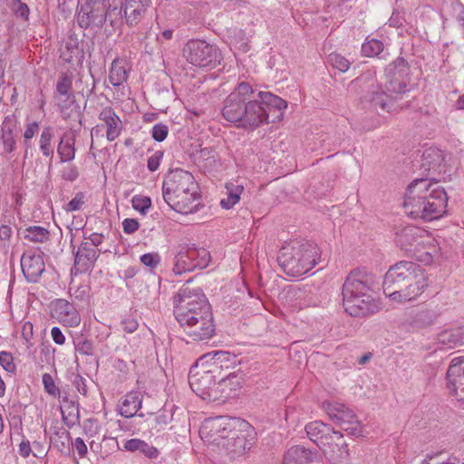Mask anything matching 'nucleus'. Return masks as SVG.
<instances>
[{
    "mask_svg": "<svg viewBox=\"0 0 464 464\" xmlns=\"http://www.w3.org/2000/svg\"><path fill=\"white\" fill-rule=\"evenodd\" d=\"M214 362L211 364L221 365L220 363L223 362H229L230 360H235L236 356L231 355L228 352L219 351L216 352L213 355Z\"/></svg>",
    "mask_w": 464,
    "mask_h": 464,
    "instance_id": "nucleus-50",
    "label": "nucleus"
},
{
    "mask_svg": "<svg viewBox=\"0 0 464 464\" xmlns=\"http://www.w3.org/2000/svg\"><path fill=\"white\" fill-rule=\"evenodd\" d=\"M97 258L95 247L89 243H83L78 248L75 255L74 266L72 270L74 275L82 274L89 271L94 266Z\"/></svg>",
    "mask_w": 464,
    "mask_h": 464,
    "instance_id": "nucleus-17",
    "label": "nucleus"
},
{
    "mask_svg": "<svg viewBox=\"0 0 464 464\" xmlns=\"http://www.w3.org/2000/svg\"><path fill=\"white\" fill-rule=\"evenodd\" d=\"M320 260L316 244L308 240H293L279 250L277 261L283 271L290 276H301L314 267Z\"/></svg>",
    "mask_w": 464,
    "mask_h": 464,
    "instance_id": "nucleus-6",
    "label": "nucleus"
},
{
    "mask_svg": "<svg viewBox=\"0 0 464 464\" xmlns=\"http://www.w3.org/2000/svg\"><path fill=\"white\" fill-rule=\"evenodd\" d=\"M140 407L141 399L140 398V393L138 392H130L125 395V399L122 401L121 409L118 410V413L124 418H131L137 413Z\"/></svg>",
    "mask_w": 464,
    "mask_h": 464,
    "instance_id": "nucleus-25",
    "label": "nucleus"
},
{
    "mask_svg": "<svg viewBox=\"0 0 464 464\" xmlns=\"http://www.w3.org/2000/svg\"><path fill=\"white\" fill-rule=\"evenodd\" d=\"M73 385L76 387L77 391L85 395L87 393V386L85 384V379L79 374H76L72 380Z\"/></svg>",
    "mask_w": 464,
    "mask_h": 464,
    "instance_id": "nucleus-53",
    "label": "nucleus"
},
{
    "mask_svg": "<svg viewBox=\"0 0 464 464\" xmlns=\"http://www.w3.org/2000/svg\"><path fill=\"white\" fill-rule=\"evenodd\" d=\"M78 351L83 354H89L92 352V346L90 343L84 342L82 345L78 346Z\"/></svg>",
    "mask_w": 464,
    "mask_h": 464,
    "instance_id": "nucleus-62",
    "label": "nucleus"
},
{
    "mask_svg": "<svg viewBox=\"0 0 464 464\" xmlns=\"http://www.w3.org/2000/svg\"><path fill=\"white\" fill-rule=\"evenodd\" d=\"M324 408L335 424H347L346 420L356 419L353 411L343 403L327 402L324 404Z\"/></svg>",
    "mask_w": 464,
    "mask_h": 464,
    "instance_id": "nucleus-24",
    "label": "nucleus"
},
{
    "mask_svg": "<svg viewBox=\"0 0 464 464\" xmlns=\"http://www.w3.org/2000/svg\"><path fill=\"white\" fill-rule=\"evenodd\" d=\"M51 334H52V337H53V340L54 341V343H56L57 344L64 343L65 337L59 328L53 327L52 329Z\"/></svg>",
    "mask_w": 464,
    "mask_h": 464,
    "instance_id": "nucleus-56",
    "label": "nucleus"
},
{
    "mask_svg": "<svg viewBox=\"0 0 464 464\" xmlns=\"http://www.w3.org/2000/svg\"><path fill=\"white\" fill-rule=\"evenodd\" d=\"M317 451H312L301 445L291 447L284 455L283 464H308L319 459Z\"/></svg>",
    "mask_w": 464,
    "mask_h": 464,
    "instance_id": "nucleus-21",
    "label": "nucleus"
},
{
    "mask_svg": "<svg viewBox=\"0 0 464 464\" xmlns=\"http://www.w3.org/2000/svg\"><path fill=\"white\" fill-rule=\"evenodd\" d=\"M198 185L193 175L182 169L170 170L166 176L162 185L163 195L197 191Z\"/></svg>",
    "mask_w": 464,
    "mask_h": 464,
    "instance_id": "nucleus-12",
    "label": "nucleus"
},
{
    "mask_svg": "<svg viewBox=\"0 0 464 464\" xmlns=\"http://www.w3.org/2000/svg\"><path fill=\"white\" fill-rule=\"evenodd\" d=\"M329 63L333 65V67L343 72L348 71L350 68V62L345 57L338 53H331L329 55Z\"/></svg>",
    "mask_w": 464,
    "mask_h": 464,
    "instance_id": "nucleus-36",
    "label": "nucleus"
},
{
    "mask_svg": "<svg viewBox=\"0 0 464 464\" xmlns=\"http://www.w3.org/2000/svg\"><path fill=\"white\" fill-rule=\"evenodd\" d=\"M49 314L53 319H75L78 316V312L73 305L66 299H55L52 301L49 305Z\"/></svg>",
    "mask_w": 464,
    "mask_h": 464,
    "instance_id": "nucleus-23",
    "label": "nucleus"
},
{
    "mask_svg": "<svg viewBox=\"0 0 464 464\" xmlns=\"http://www.w3.org/2000/svg\"><path fill=\"white\" fill-rule=\"evenodd\" d=\"M186 334L193 341H205L215 334L214 321H178Z\"/></svg>",
    "mask_w": 464,
    "mask_h": 464,
    "instance_id": "nucleus-16",
    "label": "nucleus"
},
{
    "mask_svg": "<svg viewBox=\"0 0 464 464\" xmlns=\"http://www.w3.org/2000/svg\"><path fill=\"white\" fill-rule=\"evenodd\" d=\"M421 230L414 226H407L396 233L395 242L402 250L411 252L422 243Z\"/></svg>",
    "mask_w": 464,
    "mask_h": 464,
    "instance_id": "nucleus-20",
    "label": "nucleus"
},
{
    "mask_svg": "<svg viewBox=\"0 0 464 464\" xmlns=\"http://www.w3.org/2000/svg\"><path fill=\"white\" fill-rule=\"evenodd\" d=\"M72 88V81L67 76H63L59 79L56 86V91L61 95L69 93Z\"/></svg>",
    "mask_w": 464,
    "mask_h": 464,
    "instance_id": "nucleus-48",
    "label": "nucleus"
},
{
    "mask_svg": "<svg viewBox=\"0 0 464 464\" xmlns=\"http://www.w3.org/2000/svg\"><path fill=\"white\" fill-rule=\"evenodd\" d=\"M84 198L85 197L83 193H77L75 197L71 201H69V203L64 207V209L68 212L82 209V206L85 203Z\"/></svg>",
    "mask_w": 464,
    "mask_h": 464,
    "instance_id": "nucleus-43",
    "label": "nucleus"
},
{
    "mask_svg": "<svg viewBox=\"0 0 464 464\" xmlns=\"http://www.w3.org/2000/svg\"><path fill=\"white\" fill-rule=\"evenodd\" d=\"M140 262L149 267L154 268L160 262V256L158 254L147 253L140 256Z\"/></svg>",
    "mask_w": 464,
    "mask_h": 464,
    "instance_id": "nucleus-45",
    "label": "nucleus"
},
{
    "mask_svg": "<svg viewBox=\"0 0 464 464\" xmlns=\"http://www.w3.org/2000/svg\"><path fill=\"white\" fill-rule=\"evenodd\" d=\"M39 124L36 121L30 122L26 124L25 130L24 131V145L29 148L31 140L38 133L39 131Z\"/></svg>",
    "mask_w": 464,
    "mask_h": 464,
    "instance_id": "nucleus-41",
    "label": "nucleus"
},
{
    "mask_svg": "<svg viewBox=\"0 0 464 464\" xmlns=\"http://www.w3.org/2000/svg\"><path fill=\"white\" fill-rule=\"evenodd\" d=\"M0 365L4 368L5 371L10 373H14L16 370L14 357L9 352H0Z\"/></svg>",
    "mask_w": 464,
    "mask_h": 464,
    "instance_id": "nucleus-37",
    "label": "nucleus"
},
{
    "mask_svg": "<svg viewBox=\"0 0 464 464\" xmlns=\"http://www.w3.org/2000/svg\"><path fill=\"white\" fill-rule=\"evenodd\" d=\"M162 158V150H157L156 152H154V154L148 159L147 167L149 170L152 172L156 171L160 167Z\"/></svg>",
    "mask_w": 464,
    "mask_h": 464,
    "instance_id": "nucleus-46",
    "label": "nucleus"
},
{
    "mask_svg": "<svg viewBox=\"0 0 464 464\" xmlns=\"http://www.w3.org/2000/svg\"><path fill=\"white\" fill-rule=\"evenodd\" d=\"M447 387L459 401L464 402V357H456L451 360L448 368Z\"/></svg>",
    "mask_w": 464,
    "mask_h": 464,
    "instance_id": "nucleus-13",
    "label": "nucleus"
},
{
    "mask_svg": "<svg viewBox=\"0 0 464 464\" xmlns=\"http://www.w3.org/2000/svg\"><path fill=\"white\" fill-rule=\"evenodd\" d=\"M455 107L457 110H464V94L460 95L456 102Z\"/></svg>",
    "mask_w": 464,
    "mask_h": 464,
    "instance_id": "nucleus-64",
    "label": "nucleus"
},
{
    "mask_svg": "<svg viewBox=\"0 0 464 464\" xmlns=\"http://www.w3.org/2000/svg\"><path fill=\"white\" fill-rule=\"evenodd\" d=\"M121 324L128 333H133L138 328V321H121Z\"/></svg>",
    "mask_w": 464,
    "mask_h": 464,
    "instance_id": "nucleus-61",
    "label": "nucleus"
},
{
    "mask_svg": "<svg viewBox=\"0 0 464 464\" xmlns=\"http://www.w3.org/2000/svg\"><path fill=\"white\" fill-rule=\"evenodd\" d=\"M188 247L195 267L199 269L206 268L208 266L211 258L209 252L203 247L198 248L194 246Z\"/></svg>",
    "mask_w": 464,
    "mask_h": 464,
    "instance_id": "nucleus-30",
    "label": "nucleus"
},
{
    "mask_svg": "<svg viewBox=\"0 0 464 464\" xmlns=\"http://www.w3.org/2000/svg\"><path fill=\"white\" fill-rule=\"evenodd\" d=\"M149 3L142 0H125L121 6L120 14H123L129 26L136 25Z\"/></svg>",
    "mask_w": 464,
    "mask_h": 464,
    "instance_id": "nucleus-22",
    "label": "nucleus"
},
{
    "mask_svg": "<svg viewBox=\"0 0 464 464\" xmlns=\"http://www.w3.org/2000/svg\"><path fill=\"white\" fill-rule=\"evenodd\" d=\"M457 21L459 22V25L464 29V8L461 6V10L457 14Z\"/></svg>",
    "mask_w": 464,
    "mask_h": 464,
    "instance_id": "nucleus-63",
    "label": "nucleus"
},
{
    "mask_svg": "<svg viewBox=\"0 0 464 464\" xmlns=\"http://www.w3.org/2000/svg\"><path fill=\"white\" fill-rule=\"evenodd\" d=\"M195 269L196 267L191 259V255L189 253L188 247H182L175 256L173 272L176 275H181L183 273L190 272Z\"/></svg>",
    "mask_w": 464,
    "mask_h": 464,
    "instance_id": "nucleus-26",
    "label": "nucleus"
},
{
    "mask_svg": "<svg viewBox=\"0 0 464 464\" xmlns=\"http://www.w3.org/2000/svg\"><path fill=\"white\" fill-rule=\"evenodd\" d=\"M209 367V369L200 368L198 361L189 370L188 383L192 391L203 400L217 401L219 400L218 392H226L227 383L237 376L229 373L217 382L216 373L219 372L222 365L210 364Z\"/></svg>",
    "mask_w": 464,
    "mask_h": 464,
    "instance_id": "nucleus-7",
    "label": "nucleus"
},
{
    "mask_svg": "<svg viewBox=\"0 0 464 464\" xmlns=\"http://www.w3.org/2000/svg\"><path fill=\"white\" fill-rule=\"evenodd\" d=\"M447 206V193L436 179H415L406 188L403 207L413 219H438L446 213Z\"/></svg>",
    "mask_w": 464,
    "mask_h": 464,
    "instance_id": "nucleus-3",
    "label": "nucleus"
},
{
    "mask_svg": "<svg viewBox=\"0 0 464 464\" xmlns=\"http://www.w3.org/2000/svg\"><path fill=\"white\" fill-rule=\"evenodd\" d=\"M115 112L111 108L104 109L101 113V120L105 122L107 139L111 141L116 139Z\"/></svg>",
    "mask_w": 464,
    "mask_h": 464,
    "instance_id": "nucleus-31",
    "label": "nucleus"
},
{
    "mask_svg": "<svg viewBox=\"0 0 464 464\" xmlns=\"http://www.w3.org/2000/svg\"><path fill=\"white\" fill-rule=\"evenodd\" d=\"M345 432L348 436L354 438H360L363 436L362 426L359 420L357 422H353V425H351V427L348 428V430Z\"/></svg>",
    "mask_w": 464,
    "mask_h": 464,
    "instance_id": "nucleus-51",
    "label": "nucleus"
},
{
    "mask_svg": "<svg viewBox=\"0 0 464 464\" xmlns=\"http://www.w3.org/2000/svg\"><path fill=\"white\" fill-rule=\"evenodd\" d=\"M73 448L76 450L78 455L82 458L87 453V446L84 443L83 440L81 438H76L73 441Z\"/></svg>",
    "mask_w": 464,
    "mask_h": 464,
    "instance_id": "nucleus-54",
    "label": "nucleus"
},
{
    "mask_svg": "<svg viewBox=\"0 0 464 464\" xmlns=\"http://www.w3.org/2000/svg\"><path fill=\"white\" fill-rule=\"evenodd\" d=\"M91 8L89 5L81 6L77 14V23L82 28H87L92 22Z\"/></svg>",
    "mask_w": 464,
    "mask_h": 464,
    "instance_id": "nucleus-38",
    "label": "nucleus"
},
{
    "mask_svg": "<svg viewBox=\"0 0 464 464\" xmlns=\"http://www.w3.org/2000/svg\"><path fill=\"white\" fill-rule=\"evenodd\" d=\"M53 138V134L52 129L50 127H46L43 130L40 136V150L44 156L52 157L53 150L52 149V140Z\"/></svg>",
    "mask_w": 464,
    "mask_h": 464,
    "instance_id": "nucleus-33",
    "label": "nucleus"
},
{
    "mask_svg": "<svg viewBox=\"0 0 464 464\" xmlns=\"http://www.w3.org/2000/svg\"><path fill=\"white\" fill-rule=\"evenodd\" d=\"M199 159L206 161L205 166L208 163L209 165L217 162L218 154L211 148H204L199 151Z\"/></svg>",
    "mask_w": 464,
    "mask_h": 464,
    "instance_id": "nucleus-44",
    "label": "nucleus"
},
{
    "mask_svg": "<svg viewBox=\"0 0 464 464\" xmlns=\"http://www.w3.org/2000/svg\"><path fill=\"white\" fill-rule=\"evenodd\" d=\"M78 170L74 166H69L63 170L62 177L65 180L73 181L78 177Z\"/></svg>",
    "mask_w": 464,
    "mask_h": 464,
    "instance_id": "nucleus-52",
    "label": "nucleus"
},
{
    "mask_svg": "<svg viewBox=\"0 0 464 464\" xmlns=\"http://www.w3.org/2000/svg\"><path fill=\"white\" fill-rule=\"evenodd\" d=\"M131 202L133 208L142 215L146 214L147 210L151 207V199L150 197L137 195L132 198Z\"/></svg>",
    "mask_w": 464,
    "mask_h": 464,
    "instance_id": "nucleus-35",
    "label": "nucleus"
},
{
    "mask_svg": "<svg viewBox=\"0 0 464 464\" xmlns=\"http://www.w3.org/2000/svg\"><path fill=\"white\" fill-rule=\"evenodd\" d=\"M139 452L149 459H156L159 455V450L154 446L148 444L144 440H141Z\"/></svg>",
    "mask_w": 464,
    "mask_h": 464,
    "instance_id": "nucleus-47",
    "label": "nucleus"
},
{
    "mask_svg": "<svg viewBox=\"0 0 464 464\" xmlns=\"http://www.w3.org/2000/svg\"><path fill=\"white\" fill-rule=\"evenodd\" d=\"M339 449L342 453V463H344L350 457L348 444L345 441L339 440Z\"/></svg>",
    "mask_w": 464,
    "mask_h": 464,
    "instance_id": "nucleus-58",
    "label": "nucleus"
},
{
    "mask_svg": "<svg viewBox=\"0 0 464 464\" xmlns=\"http://www.w3.org/2000/svg\"><path fill=\"white\" fill-rule=\"evenodd\" d=\"M75 140L72 136L64 135L58 144L57 152L61 162L72 161L75 157Z\"/></svg>",
    "mask_w": 464,
    "mask_h": 464,
    "instance_id": "nucleus-27",
    "label": "nucleus"
},
{
    "mask_svg": "<svg viewBox=\"0 0 464 464\" xmlns=\"http://www.w3.org/2000/svg\"><path fill=\"white\" fill-rule=\"evenodd\" d=\"M339 440L336 437H332L324 446H321V450L325 458L334 464H342V453L339 449Z\"/></svg>",
    "mask_w": 464,
    "mask_h": 464,
    "instance_id": "nucleus-28",
    "label": "nucleus"
},
{
    "mask_svg": "<svg viewBox=\"0 0 464 464\" xmlns=\"http://www.w3.org/2000/svg\"><path fill=\"white\" fill-rule=\"evenodd\" d=\"M308 438L314 441L319 449L324 446L332 437L343 440V434L335 430L330 424L321 420H314L307 423L304 428Z\"/></svg>",
    "mask_w": 464,
    "mask_h": 464,
    "instance_id": "nucleus-14",
    "label": "nucleus"
},
{
    "mask_svg": "<svg viewBox=\"0 0 464 464\" xmlns=\"http://www.w3.org/2000/svg\"><path fill=\"white\" fill-rule=\"evenodd\" d=\"M357 81L368 83L369 89L362 99L363 102L369 103L370 107L378 113H396L400 110L410 106V102H407L406 104L403 105H397L396 101L400 98H395L394 94L387 92L386 89L383 91L371 72L362 74L357 78Z\"/></svg>",
    "mask_w": 464,
    "mask_h": 464,
    "instance_id": "nucleus-9",
    "label": "nucleus"
},
{
    "mask_svg": "<svg viewBox=\"0 0 464 464\" xmlns=\"http://www.w3.org/2000/svg\"><path fill=\"white\" fill-rule=\"evenodd\" d=\"M140 443H141V440H140V439H131V440H127L124 443L123 447L128 451L135 452V451H139L140 447Z\"/></svg>",
    "mask_w": 464,
    "mask_h": 464,
    "instance_id": "nucleus-55",
    "label": "nucleus"
},
{
    "mask_svg": "<svg viewBox=\"0 0 464 464\" xmlns=\"http://www.w3.org/2000/svg\"><path fill=\"white\" fill-rule=\"evenodd\" d=\"M197 191L178 193L172 196L163 195L165 202L176 212L181 214H189L196 211V206L193 204L197 198Z\"/></svg>",
    "mask_w": 464,
    "mask_h": 464,
    "instance_id": "nucleus-18",
    "label": "nucleus"
},
{
    "mask_svg": "<svg viewBox=\"0 0 464 464\" xmlns=\"http://www.w3.org/2000/svg\"><path fill=\"white\" fill-rule=\"evenodd\" d=\"M183 56L190 64L209 70L216 68L222 59L218 48L199 39L187 42L183 48Z\"/></svg>",
    "mask_w": 464,
    "mask_h": 464,
    "instance_id": "nucleus-10",
    "label": "nucleus"
},
{
    "mask_svg": "<svg viewBox=\"0 0 464 464\" xmlns=\"http://www.w3.org/2000/svg\"><path fill=\"white\" fill-rule=\"evenodd\" d=\"M22 271L29 282H36L44 271V262L41 254L29 250L21 258Z\"/></svg>",
    "mask_w": 464,
    "mask_h": 464,
    "instance_id": "nucleus-15",
    "label": "nucleus"
},
{
    "mask_svg": "<svg viewBox=\"0 0 464 464\" xmlns=\"http://www.w3.org/2000/svg\"><path fill=\"white\" fill-rule=\"evenodd\" d=\"M287 102L270 92H256L246 82H241L225 99L223 118L245 130H255L265 123L283 119Z\"/></svg>",
    "mask_w": 464,
    "mask_h": 464,
    "instance_id": "nucleus-1",
    "label": "nucleus"
},
{
    "mask_svg": "<svg viewBox=\"0 0 464 464\" xmlns=\"http://www.w3.org/2000/svg\"><path fill=\"white\" fill-rule=\"evenodd\" d=\"M226 189L227 196L221 199L220 205L225 209H230L239 201L244 188L241 185L227 184Z\"/></svg>",
    "mask_w": 464,
    "mask_h": 464,
    "instance_id": "nucleus-29",
    "label": "nucleus"
},
{
    "mask_svg": "<svg viewBox=\"0 0 464 464\" xmlns=\"http://www.w3.org/2000/svg\"><path fill=\"white\" fill-rule=\"evenodd\" d=\"M339 449L342 453V463H344L350 457L348 444L345 441L339 440Z\"/></svg>",
    "mask_w": 464,
    "mask_h": 464,
    "instance_id": "nucleus-57",
    "label": "nucleus"
},
{
    "mask_svg": "<svg viewBox=\"0 0 464 464\" xmlns=\"http://www.w3.org/2000/svg\"><path fill=\"white\" fill-rule=\"evenodd\" d=\"M175 319H213L211 305L203 291L183 285L173 297Z\"/></svg>",
    "mask_w": 464,
    "mask_h": 464,
    "instance_id": "nucleus-8",
    "label": "nucleus"
},
{
    "mask_svg": "<svg viewBox=\"0 0 464 464\" xmlns=\"http://www.w3.org/2000/svg\"><path fill=\"white\" fill-rule=\"evenodd\" d=\"M378 287L379 280L373 273L364 268L352 270L342 287L345 312L353 317H364L379 311L380 303L373 296Z\"/></svg>",
    "mask_w": 464,
    "mask_h": 464,
    "instance_id": "nucleus-4",
    "label": "nucleus"
},
{
    "mask_svg": "<svg viewBox=\"0 0 464 464\" xmlns=\"http://www.w3.org/2000/svg\"><path fill=\"white\" fill-rule=\"evenodd\" d=\"M19 453L22 457L27 458L31 453V446L29 440H23L19 445Z\"/></svg>",
    "mask_w": 464,
    "mask_h": 464,
    "instance_id": "nucleus-59",
    "label": "nucleus"
},
{
    "mask_svg": "<svg viewBox=\"0 0 464 464\" xmlns=\"http://www.w3.org/2000/svg\"><path fill=\"white\" fill-rule=\"evenodd\" d=\"M410 65L403 57H398L385 69V89L395 98H402L409 92L408 85L411 82Z\"/></svg>",
    "mask_w": 464,
    "mask_h": 464,
    "instance_id": "nucleus-11",
    "label": "nucleus"
},
{
    "mask_svg": "<svg viewBox=\"0 0 464 464\" xmlns=\"http://www.w3.org/2000/svg\"><path fill=\"white\" fill-rule=\"evenodd\" d=\"M140 223L135 218H125L122 221L123 231L126 234H133L139 229Z\"/></svg>",
    "mask_w": 464,
    "mask_h": 464,
    "instance_id": "nucleus-49",
    "label": "nucleus"
},
{
    "mask_svg": "<svg viewBox=\"0 0 464 464\" xmlns=\"http://www.w3.org/2000/svg\"><path fill=\"white\" fill-rule=\"evenodd\" d=\"M426 286V275L423 268L411 261H400L392 266L382 282L384 295L398 302L416 298Z\"/></svg>",
    "mask_w": 464,
    "mask_h": 464,
    "instance_id": "nucleus-5",
    "label": "nucleus"
},
{
    "mask_svg": "<svg viewBox=\"0 0 464 464\" xmlns=\"http://www.w3.org/2000/svg\"><path fill=\"white\" fill-rule=\"evenodd\" d=\"M250 432L247 421L227 416L207 419L199 430L201 438L233 459L252 448L254 438L247 440Z\"/></svg>",
    "mask_w": 464,
    "mask_h": 464,
    "instance_id": "nucleus-2",
    "label": "nucleus"
},
{
    "mask_svg": "<svg viewBox=\"0 0 464 464\" xmlns=\"http://www.w3.org/2000/svg\"><path fill=\"white\" fill-rule=\"evenodd\" d=\"M383 49L382 42L378 39H371L362 45V53L368 57L378 56L383 52Z\"/></svg>",
    "mask_w": 464,
    "mask_h": 464,
    "instance_id": "nucleus-34",
    "label": "nucleus"
},
{
    "mask_svg": "<svg viewBox=\"0 0 464 464\" xmlns=\"http://www.w3.org/2000/svg\"><path fill=\"white\" fill-rule=\"evenodd\" d=\"M24 237L31 242L42 243L48 239L49 232L42 227H29L24 230Z\"/></svg>",
    "mask_w": 464,
    "mask_h": 464,
    "instance_id": "nucleus-32",
    "label": "nucleus"
},
{
    "mask_svg": "<svg viewBox=\"0 0 464 464\" xmlns=\"http://www.w3.org/2000/svg\"><path fill=\"white\" fill-rule=\"evenodd\" d=\"M233 373L237 376V378H233V380L231 382H228L227 383V386L225 387V390L227 392H219L220 393V395L218 396L219 399L223 398L225 400V399L231 397L233 395L232 392H236L240 387L242 378L240 376H238V374H237L235 372H233Z\"/></svg>",
    "mask_w": 464,
    "mask_h": 464,
    "instance_id": "nucleus-40",
    "label": "nucleus"
},
{
    "mask_svg": "<svg viewBox=\"0 0 464 464\" xmlns=\"http://www.w3.org/2000/svg\"><path fill=\"white\" fill-rule=\"evenodd\" d=\"M169 128L163 123H158L154 125L151 130L152 138L158 142L163 141L167 138Z\"/></svg>",
    "mask_w": 464,
    "mask_h": 464,
    "instance_id": "nucleus-42",
    "label": "nucleus"
},
{
    "mask_svg": "<svg viewBox=\"0 0 464 464\" xmlns=\"http://www.w3.org/2000/svg\"><path fill=\"white\" fill-rule=\"evenodd\" d=\"M444 158L441 150L435 148H429L424 150L421 160L420 163V169L421 174L425 175L427 179L430 173H440Z\"/></svg>",
    "mask_w": 464,
    "mask_h": 464,
    "instance_id": "nucleus-19",
    "label": "nucleus"
},
{
    "mask_svg": "<svg viewBox=\"0 0 464 464\" xmlns=\"http://www.w3.org/2000/svg\"><path fill=\"white\" fill-rule=\"evenodd\" d=\"M12 236V228L9 226L3 225L0 227V238L8 240Z\"/></svg>",
    "mask_w": 464,
    "mask_h": 464,
    "instance_id": "nucleus-60",
    "label": "nucleus"
},
{
    "mask_svg": "<svg viewBox=\"0 0 464 464\" xmlns=\"http://www.w3.org/2000/svg\"><path fill=\"white\" fill-rule=\"evenodd\" d=\"M43 384H44V391L53 396V397H56V396H59L60 394V390L59 388L56 386L54 381H53V378L52 377L51 374L49 373H44L43 375Z\"/></svg>",
    "mask_w": 464,
    "mask_h": 464,
    "instance_id": "nucleus-39",
    "label": "nucleus"
}]
</instances>
